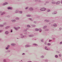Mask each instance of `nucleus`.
I'll return each instance as SVG.
<instances>
[{
  "mask_svg": "<svg viewBox=\"0 0 62 62\" xmlns=\"http://www.w3.org/2000/svg\"><path fill=\"white\" fill-rule=\"evenodd\" d=\"M3 31V30H0V33H1Z\"/></svg>",
  "mask_w": 62,
  "mask_h": 62,
  "instance_id": "33",
  "label": "nucleus"
},
{
  "mask_svg": "<svg viewBox=\"0 0 62 62\" xmlns=\"http://www.w3.org/2000/svg\"><path fill=\"white\" fill-rule=\"evenodd\" d=\"M59 56H60V57H61V54H59Z\"/></svg>",
  "mask_w": 62,
  "mask_h": 62,
  "instance_id": "55",
  "label": "nucleus"
},
{
  "mask_svg": "<svg viewBox=\"0 0 62 62\" xmlns=\"http://www.w3.org/2000/svg\"><path fill=\"white\" fill-rule=\"evenodd\" d=\"M38 0H35V2H38Z\"/></svg>",
  "mask_w": 62,
  "mask_h": 62,
  "instance_id": "47",
  "label": "nucleus"
},
{
  "mask_svg": "<svg viewBox=\"0 0 62 62\" xmlns=\"http://www.w3.org/2000/svg\"><path fill=\"white\" fill-rule=\"evenodd\" d=\"M12 23H15L16 21V20H11Z\"/></svg>",
  "mask_w": 62,
  "mask_h": 62,
  "instance_id": "6",
  "label": "nucleus"
},
{
  "mask_svg": "<svg viewBox=\"0 0 62 62\" xmlns=\"http://www.w3.org/2000/svg\"><path fill=\"white\" fill-rule=\"evenodd\" d=\"M45 50H48V48H47V47L46 46H45Z\"/></svg>",
  "mask_w": 62,
  "mask_h": 62,
  "instance_id": "19",
  "label": "nucleus"
},
{
  "mask_svg": "<svg viewBox=\"0 0 62 62\" xmlns=\"http://www.w3.org/2000/svg\"><path fill=\"white\" fill-rule=\"evenodd\" d=\"M33 45H35V46H38V44H33Z\"/></svg>",
  "mask_w": 62,
  "mask_h": 62,
  "instance_id": "15",
  "label": "nucleus"
},
{
  "mask_svg": "<svg viewBox=\"0 0 62 62\" xmlns=\"http://www.w3.org/2000/svg\"><path fill=\"white\" fill-rule=\"evenodd\" d=\"M47 45L49 46V45H51V44L50 43H48L47 44Z\"/></svg>",
  "mask_w": 62,
  "mask_h": 62,
  "instance_id": "35",
  "label": "nucleus"
},
{
  "mask_svg": "<svg viewBox=\"0 0 62 62\" xmlns=\"http://www.w3.org/2000/svg\"><path fill=\"white\" fill-rule=\"evenodd\" d=\"M3 62H7V61H6V59H4L3 60Z\"/></svg>",
  "mask_w": 62,
  "mask_h": 62,
  "instance_id": "26",
  "label": "nucleus"
},
{
  "mask_svg": "<svg viewBox=\"0 0 62 62\" xmlns=\"http://www.w3.org/2000/svg\"><path fill=\"white\" fill-rule=\"evenodd\" d=\"M20 35L21 36H23V34H20Z\"/></svg>",
  "mask_w": 62,
  "mask_h": 62,
  "instance_id": "57",
  "label": "nucleus"
},
{
  "mask_svg": "<svg viewBox=\"0 0 62 62\" xmlns=\"http://www.w3.org/2000/svg\"><path fill=\"white\" fill-rule=\"evenodd\" d=\"M60 44H62V42H61L60 43Z\"/></svg>",
  "mask_w": 62,
  "mask_h": 62,
  "instance_id": "62",
  "label": "nucleus"
},
{
  "mask_svg": "<svg viewBox=\"0 0 62 62\" xmlns=\"http://www.w3.org/2000/svg\"><path fill=\"white\" fill-rule=\"evenodd\" d=\"M29 19L31 21H33V20L31 18H29Z\"/></svg>",
  "mask_w": 62,
  "mask_h": 62,
  "instance_id": "24",
  "label": "nucleus"
},
{
  "mask_svg": "<svg viewBox=\"0 0 62 62\" xmlns=\"http://www.w3.org/2000/svg\"><path fill=\"white\" fill-rule=\"evenodd\" d=\"M32 62L31 61H30L28 62Z\"/></svg>",
  "mask_w": 62,
  "mask_h": 62,
  "instance_id": "64",
  "label": "nucleus"
},
{
  "mask_svg": "<svg viewBox=\"0 0 62 62\" xmlns=\"http://www.w3.org/2000/svg\"><path fill=\"white\" fill-rule=\"evenodd\" d=\"M57 13L56 12H54L53 13H52V14H53V15H54V14H56Z\"/></svg>",
  "mask_w": 62,
  "mask_h": 62,
  "instance_id": "8",
  "label": "nucleus"
},
{
  "mask_svg": "<svg viewBox=\"0 0 62 62\" xmlns=\"http://www.w3.org/2000/svg\"><path fill=\"white\" fill-rule=\"evenodd\" d=\"M19 18H16V20H19Z\"/></svg>",
  "mask_w": 62,
  "mask_h": 62,
  "instance_id": "39",
  "label": "nucleus"
},
{
  "mask_svg": "<svg viewBox=\"0 0 62 62\" xmlns=\"http://www.w3.org/2000/svg\"><path fill=\"white\" fill-rule=\"evenodd\" d=\"M24 38V36H21V38H22V39H23Z\"/></svg>",
  "mask_w": 62,
  "mask_h": 62,
  "instance_id": "41",
  "label": "nucleus"
},
{
  "mask_svg": "<svg viewBox=\"0 0 62 62\" xmlns=\"http://www.w3.org/2000/svg\"><path fill=\"white\" fill-rule=\"evenodd\" d=\"M10 26H8L5 27V29H8V28H10Z\"/></svg>",
  "mask_w": 62,
  "mask_h": 62,
  "instance_id": "4",
  "label": "nucleus"
},
{
  "mask_svg": "<svg viewBox=\"0 0 62 62\" xmlns=\"http://www.w3.org/2000/svg\"><path fill=\"white\" fill-rule=\"evenodd\" d=\"M19 12V10H16L15 11V13H18Z\"/></svg>",
  "mask_w": 62,
  "mask_h": 62,
  "instance_id": "5",
  "label": "nucleus"
},
{
  "mask_svg": "<svg viewBox=\"0 0 62 62\" xmlns=\"http://www.w3.org/2000/svg\"><path fill=\"white\" fill-rule=\"evenodd\" d=\"M29 10H30V11H33L34 9L32 7H31L29 8Z\"/></svg>",
  "mask_w": 62,
  "mask_h": 62,
  "instance_id": "1",
  "label": "nucleus"
},
{
  "mask_svg": "<svg viewBox=\"0 0 62 62\" xmlns=\"http://www.w3.org/2000/svg\"><path fill=\"white\" fill-rule=\"evenodd\" d=\"M47 27V26H45L43 27V28L44 29H45V28H46Z\"/></svg>",
  "mask_w": 62,
  "mask_h": 62,
  "instance_id": "14",
  "label": "nucleus"
},
{
  "mask_svg": "<svg viewBox=\"0 0 62 62\" xmlns=\"http://www.w3.org/2000/svg\"><path fill=\"white\" fill-rule=\"evenodd\" d=\"M19 13H22V11H19Z\"/></svg>",
  "mask_w": 62,
  "mask_h": 62,
  "instance_id": "52",
  "label": "nucleus"
},
{
  "mask_svg": "<svg viewBox=\"0 0 62 62\" xmlns=\"http://www.w3.org/2000/svg\"><path fill=\"white\" fill-rule=\"evenodd\" d=\"M5 5H8V3L7 2H5Z\"/></svg>",
  "mask_w": 62,
  "mask_h": 62,
  "instance_id": "31",
  "label": "nucleus"
},
{
  "mask_svg": "<svg viewBox=\"0 0 62 62\" xmlns=\"http://www.w3.org/2000/svg\"><path fill=\"white\" fill-rule=\"evenodd\" d=\"M8 9H10L11 10L12 9V8L11 7H8Z\"/></svg>",
  "mask_w": 62,
  "mask_h": 62,
  "instance_id": "10",
  "label": "nucleus"
},
{
  "mask_svg": "<svg viewBox=\"0 0 62 62\" xmlns=\"http://www.w3.org/2000/svg\"><path fill=\"white\" fill-rule=\"evenodd\" d=\"M35 30L36 31H39V29H35Z\"/></svg>",
  "mask_w": 62,
  "mask_h": 62,
  "instance_id": "23",
  "label": "nucleus"
},
{
  "mask_svg": "<svg viewBox=\"0 0 62 62\" xmlns=\"http://www.w3.org/2000/svg\"><path fill=\"white\" fill-rule=\"evenodd\" d=\"M9 45H8L7 46V47L8 48L9 47Z\"/></svg>",
  "mask_w": 62,
  "mask_h": 62,
  "instance_id": "53",
  "label": "nucleus"
},
{
  "mask_svg": "<svg viewBox=\"0 0 62 62\" xmlns=\"http://www.w3.org/2000/svg\"><path fill=\"white\" fill-rule=\"evenodd\" d=\"M38 2L39 3H41V1H40V0H38Z\"/></svg>",
  "mask_w": 62,
  "mask_h": 62,
  "instance_id": "32",
  "label": "nucleus"
},
{
  "mask_svg": "<svg viewBox=\"0 0 62 62\" xmlns=\"http://www.w3.org/2000/svg\"><path fill=\"white\" fill-rule=\"evenodd\" d=\"M14 29H15L16 30V31H17V30H18V28H17L14 27Z\"/></svg>",
  "mask_w": 62,
  "mask_h": 62,
  "instance_id": "9",
  "label": "nucleus"
},
{
  "mask_svg": "<svg viewBox=\"0 0 62 62\" xmlns=\"http://www.w3.org/2000/svg\"><path fill=\"white\" fill-rule=\"evenodd\" d=\"M33 36H34V35H29V37H32Z\"/></svg>",
  "mask_w": 62,
  "mask_h": 62,
  "instance_id": "22",
  "label": "nucleus"
},
{
  "mask_svg": "<svg viewBox=\"0 0 62 62\" xmlns=\"http://www.w3.org/2000/svg\"><path fill=\"white\" fill-rule=\"evenodd\" d=\"M26 16L27 17H31V16L30 15H27Z\"/></svg>",
  "mask_w": 62,
  "mask_h": 62,
  "instance_id": "16",
  "label": "nucleus"
},
{
  "mask_svg": "<svg viewBox=\"0 0 62 62\" xmlns=\"http://www.w3.org/2000/svg\"><path fill=\"white\" fill-rule=\"evenodd\" d=\"M7 17H8V18H9V17H10V16H7Z\"/></svg>",
  "mask_w": 62,
  "mask_h": 62,
  "instance_id": "58",
  "label": "nucleus"
},
{
  "mask_svg": "<svg viewBox=\"0 0 62 62\" xmlns=\"http://www.w3.org/2000/svg\"><path fill=\"white\" fill-rule=\"evenodd\" d=\"M22 55H25V53H23L22 54Z\"/></svg>",
  "mask_w": 62,
  "mask_h": 62,
  "instance_id": "37",
  "label": "nucleus"
},
{
  "mask_svg": "<svg viewBox=\"0 0 62 62\" xmlns=\"http://www.w3.org/2000/svg\"><path fill=\"white\" fill-rule=\"evenodd\" d=\"M45 62H48V60H46L45 61Z\"/></svg>",
  "mask_w": 62,
  "mask_h": 62,
  "instance_id": "61",
  "label": "nucleus"
},
{
  "mask_svg": "<svg viewBox=\"0 0 62 62\" xmlns=\"http://www.w3.org/2000/svg\"><path fill=\"white\" fill-rule=\"evenodd\" d=\"M53 26H55V27H56V26H57V25H56V24H54L53 25Z\"/></svg>",
  "mask_w": 62,
  "mask_h": 62,
  "instance_id": "21",
  "label": "nucleus"
},
{
  "mask_svg": "<svg viewBox=\"0 0 62 62\" xmlns=\"http://www.w3.org/2000/svg\"><path fill=\"white\" fill-rule=\"evenodd\" d=\"M8 31H6L5 32V34H6V35H8Z\"/></svg>",
  "mask_w": 62,
  "mask_h": 62,
  "instance_id": "7",
  "label": "nucleus"
},
{
  "mask_svg": "<svg viewBox=\"0 0 62 62\" xmlns=\"http://www.w3.org/2000/svg\"><path fill=\"white\" fill-rule=\"evenodd\" d=\"M1 40H2V39L0 38V41H1Z\"/></svg>",
  "mask_w": 62,
  "mask_h": 62,
  "instance_id": "63",
  "label": "nucleus"
},
{
  "mask_svg": "<svg viewBox=\"0 0 62 62\" xmlns=\"http://www.w3.org/2000/svg\"><path fill=\"white\" fill-rule=\"evenodd\" d=\"M5 49L6 50H8V47H6V48Z\"/></svg>",
  "mask_w": 62,
  "mask_h": 62,
  "instance_id": "44",
  "label": "nucleus"
},
{
  "mask_svg": "<svg viewBox=\"0 0 62 62\" xmlns=\"http://www.w3.org/2000/svg\"><path fill=\"white\" fill-rule=\"evenodd\" d=\"M50 11V9H49L47 10V12H49V11Z\"/></svg>",
  "mask_w": 62,
  "mask_h": 62,
  "instance_id": "42",
  "label": "nucleus"
},
{
  "mask_svg": "<svg viewBox=\"0 0 62 62\" xmlns=\"http://www.w3.org/2000/svg\"><path fill=\"white\" fill-rule=\"evenodd\" d=\"M52 40H50V39H49V42H50V41H52Z\"/></svg>",
  "mask_w": 62,
  "mask_h": 62,
  "instance_id": "56",
  "label": "nucleus"
},
{
  "mask_svg": "<svg viewBox=\"0 0 62 62\" xmlns=\"http://www.w3.org/2000/svg\"><path fill=\"white\" fill-rule=\"evenodd\" d=\"M17 29H20V27H17Z\"/></svg>",
  "mask_w": 62,
  "mask_h": 62,
  "instance_id": "49",
  "label": "nucleus"
},
{
  "mask_svg": "<svg viewBox=\"0 0 62 62\" xmlns=\"http://www.w3.org/2000/svg\"><path fill=\"white\" fill-rule=\"evenodd\" d=\"M27 27H31V26H29V25H27Z\"/></svg>",
  "mask_w": 62,
  "mask_h": 62,
  "instance_id": "30",
  "label": "nucleus"
},
{
  "mask_svg": "<svg viewBox=\"0 0 62 62\" xmlns=\"http://www.w3.org/2000/svg\"><path fill=\"white\" fill-rule=\"evenodd\" d=\"M39 32H40L42 31V30H41V29H39Z\"/></svg>",
  "mask_w": 62,
  "mask_h": 62,
  "instance_id": "25",
  "label": "nucleus"
},
{
  "mask_svg": "<svg viewBox=\"0 0 62 62\" xmlns=\"http://www.w3.org/2000/svg\"><path fill=\"white\" fill-rule=\"evenodd\" d=\"M30 47V45H28V47Z\"/></svg>",
  "mask_w": 62,
  "mask_h": 62,
  "instance_id": "54",
  "label": "nucleus"
},
{
  "mask_svg": "<svg viewBox=\"0 0 62 62\" xmlns=\"http://www.w3.org/2000/svg\"><path fill=\"white\" fill-rule=\"evenodd\" d=\"M45 31H49V29H45Z\"/></svg>",
  "mask_w": 62,
  "mask_h": 62,
  "instance_id": "11",
  "label": "nucleus"
},
{
  "mask_svg": "<svg viewBox=\"0 0 62 62\" xmlns=\"http://www.w3.org/2000/svg\"><path fill=\"white\" fill-rule=\"evenodd\" d=\"M5 5H6V4H5V3H4L2 4V6H5Z\"/></svg>",
  "mask_w": 62,
  "mask_h": 62,
  "instance_id": "40",
  "label": "nucleus"
},
{
  "mask_svg": "<svg viewBox=\"0 0 62 62\" xmlns=\"http://www.w3.org/2000/svg\"><path fill=\"white\" fill-rule=\"evenodd\" d=\"M8 53H9L11 51L10 50H8Z\"/></svg>",
  "mask_w": 62,
  "mask_h": 62,
  "instance_id": "38",
  "label": "nucleus"
},
{
  "mask_svg": "<svg viewBox=\"0 0 62 62\" xmlns=\"http://www.w3.org/2000/svg\"><path fill=\"white\" fill-rule=\"evenodd\" d=\"M28 47V45H26L25 46V47L26 48V47Z\"/></svg>",
  "mask_w": 62,
  "mask_h": 62,
  "instance_id": "51",
  "label": "nucleus"
},
{
  "mask_svg": "<svg viewBox=\"0 0 62 62\" xmlns=\"http://www.w3.org/2000/svg\"><path fill=\"white\" fill-rule=\"evenodd\" d=\"M45 45H46V44H47V43L46 42H45Z\"/></svg>",
  "mask_w": 62,
  "mask_h": 62,
  "instance_id": "59",
  "label": "nucleus"
},
{
  "mask_svg": "<svg viewBox=\"0 0 62 62\" xmlns=\"http://www.w3.org/2000/svg\"><path fill=\"white\" fill-rule=\"evenodd\" d=\"M55 57L56 58H58V55H56L55 56Z\"/></svg>",
  "mask_w": 62,
  "mask_h": 62,
  "instance_id": "20",
  "label": "nucleus"
},
{
  "mask_svg": "<svg viewBox=\"0 0 62 62\" xmlns=\"http://www.w3.org/2000/svg\"><path fill=\"white\" fill-rule=\"evenodd\" d=\"M11 45L12 46H14L16 45V44L14 43H12L11 44Z\"/></svg>",
  "mask_w": 62,
  "mask_h": 62,
  "instance_id": "3",
  "label": "nucleus"
},
{
  "mask_svg": "<svg viewBox=\"0 0 62 62\" xmlns=\"http://www.w3.org/2000/svg\"><path fill=\"white\" fill-rule=\"evenodd\" d=\"M13 30H11V33H12L13 32Z\"/></svg>",
  "mask_w": 62,
  "mask_h": 62,
  "instance_id": "50",
  "label": "nucleus"
},
{
  "mask_svg": "<svg viewBox=\"0 0 62 62\" xmlns=\"http://www.w3.org/2000/svg\"><path fill=\"white\" fill-rule=\"evenodd\" d=\"M41 58H43L44 57V56L42 55L41 56Z\"/></svg>",
  "mask_w": 62,
  "mask_h": 62,
  "instance_id": "29",
  "label": "nucleus"
},
{
  "mask_svg": "<svg viewBox=\"0 0 62 62\" xmlns=\"http://www.w3.org/2000/svg\"><path fill=\"white\" fill-rule=\"evenodd\" d=\"M41 42H43V39H42L41 40Z\"/></svg>",
  "mask_w": 62,
  "mask_h": 62,
  "instance_id": "28",
  "label": "nucleus"
},
{
  "mask_svg": "<svg viewBox=\"0 0 62 62\" xmlns=\"http://www.w3.org/2000/svg\"><path fill=\"white\" fill-rule=\"evenodd\" d=\"M59 30L60 31H61V30H62V29H61V28H59Z\"/></svg>",
  "mask_w": 62,
  "mask_h": 62,
  "instance_id": "43",
  "label": "nucleus"
},
{
  "mask_svg": "<svg viewBox=\"0 0 62 62\" xmlns=\"http://www.w3.org/2000/svg\"><path fill=\"white\" fill-rule=\"evenodd\" d=\"M52 4H55V2L54 1H52Z\"/></svg>",
  "mask_w": 62,
  "mask_h": 62,
  "instance_id": "17",
  "label": "nucleus"
},
{
  "mask_svg": "<svg viewBox=\"0 0 62 62\" xmlns=\"http://www.w3.org/2000/svg\"><path fill=\"white\" fill-rule=\"evenodd\" d=\"M7 24V23H4L3 24L4 25H6Z\"/></svg>",
  "mask_w": 62,
  "mask_h": 62,
  "instance_id": "48",
  "label": "nucleus"
},
{
  "mask_svg": "<svg viewBox=\"0 0 62 62\" xmlns=\"http://www.w3.org/2000/svg\"><path fill=\"white\" fill-rule=\"evenodd\" d=\"M43 8H41V9H40V10H41V11H44V10H46V8H44V9H45L44 10H43Z\"/></svg>",
  "mask_w": 62,
  "mask_h": 62,
  "instance_id": "2",
  "label": "nucleus"
},
{
  "mask_svg": "<svg viewBox=\"0 0 62 62\" xmlns=\"http://www.w3.org/2000/svg\"><path fill=\"white\" fill-rule=\"evenodd\" d=\"M60 3V1H58L57 2V3H56V4L57 5V4H59Z\"/></svg>",
  "mask_w": 62,
  "mask_h": 62,
  "instance_id": "18",
  "label": "nucleus"
},
{
  "mask_svg": "<svg viewBox=\"0 0 62 62\" xmlns=\"http://www.w3.org/2000/svg\"><path fill=\"white\" fill-rule=\"evenodd\" d=\"M6 13L5 12H3L1 14V15H4V14H5Z\"/></svg>",
  "mask_w": 62,
  "mask_h": 62,
  "instance_id": "12",
  "label": "nucleus"
},
{
  "mask_svg": "<svg viewBox=\"0 0 62 62\" xmlns=\"http://www.w3.org/2000/svg\"><path fill=\"white\" fill-rule=\"evenodd\" d=\"M4 25H3V24L0 25V27H4Z\"/></svg>",
  "mask_w": 62,
  "mask_h": 62,
  "instance_id": "13",
  "label": "nucleus"
},
{
  "mask_svg": "<svg viewBox=\"0 0 62 62\" xmlns=\"http://www.w3.org/2000/svg\"><path fill=\"white\" fill-rule=\"evenodd\" d=\"M33 23H35V24H36V23H37V22L36 21H34Z\"/></svg>",
  "mask_w": 62,
  "mask_h": 62,
  "instance_id": "34",
  "label": "nucleus"
},
{
  "mask_svg": "<svg viewBox=\"0 0 62 62\" xmlns=\"http://www.w3.org/2000/svg\"><path fill=\"white\" fill-rule=\"evenodd\" d=\"M29 7H27L26 8H25V9H27Z\"/></svg>",
  "mask_w": 62,
  "mask_h": 62,
  "instance_id": "36",
  "label": "nucleus"
},
{
  "mask_svg": "<svg viewBox=\"0 0 62 62\" xmlns=\"http://www.w3.org/2000/svg\"><path fill=\"white\" fill-rule=\"evenodd\" d=\"M24 38H25V37H26V35H24L23 36Z\"/></svg>",
  "mask_w": 62,
  "mask_h": 62,
  "instance_id": "60",
  "label": "nucleus"
},
{
  "mask_svg": "<svg viewBox=\"0 0 62 62\" xmlns=\"http://www.w3.org/2000/svg\"><path fill=\"white\" fill-rule=\"evenodd\" d=\"M45 3H49V1H46Z\"/></svg>",
  "mask_w": 62,
  "mask_h": 62,
  "instance_id": "45",
  "label": "nucleus"
},
{
  "mask_svg": "<svg viewBox=\"0 0 62 62\" xmlns=\"http://www.w3.org/2000/svg\"><path fill=\"white\" fill-rule=\"evenodd\" d=\"M45 21L46 22H49V21L48 20H45Z\"/></svg>",
  "mask_w": 62,
  "mask_h": 62,
  "instance_id": "27",
  "label": "nucleus"
},
{
  "mask_svg": "<svg viewBox=\"0 0 62 62\" xmlns=\"http://www.w3.org/2000/svg\"><path fill=\"white\" fill-rule=\"evenodd\" d=\"M32 26L33 27H35V26H36V25H32Z\"/></svg>",
  "mask_w": 62,
  "mask_h": 62,
  "instance_id": "46",
  "label": "nucleus"
}]
</instances>
